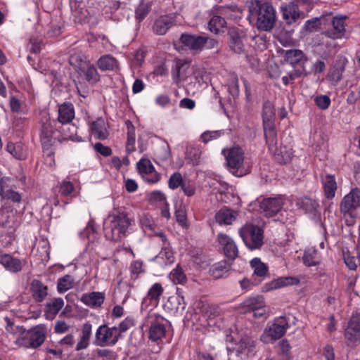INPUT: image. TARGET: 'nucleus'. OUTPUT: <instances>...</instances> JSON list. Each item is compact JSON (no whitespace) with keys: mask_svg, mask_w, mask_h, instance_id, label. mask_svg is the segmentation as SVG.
I'll use <instances>...</instances> for the list:
<instances>
[{"mask_svg":"<svg viewBox=\"0 0 360 360\" xmlns=\"http://www.w3.org/2000/svg\"><path fill=\"white\" fill-rule=\"evenodd\" d=\"M289 328V324L284 316L277 319L274 323L265 330L262 340L265 342H273L281 338Z\"/></svg>","mask_w":360,"mask_h":360,"instance_id":"nucleus-10","label":"nucleus"},{"mask_svg":"<svg viewBox=\"0 0 360 360\" xmlns=\"http://www.w3.org/2000/svg\"><path fill=\"white\" fill-rule=\"evenodd\" d=\"M174 23V17L172 15H161L154 20L152 31L156 35H164Z\"/></svg>","mask_w":360,"mask_h":360,"instance_id":"nucleus-16","label":"nucleus"},{"mask_svg":"<svg viewBox=\"0 0 360 360\" xmlns=\"http://www.w3.org/2000/svg\"><path fill=\"white\" fill-rule=\"evenodd\" d=\"M181 189L184 192V195L188 197H192L195 194L196 188L193 184L190 181H184L182 184Z\"/></svg>","mask_w":360,"mask_h":360,"instance_id":"nucleus-58","label":"nucleus"},{"mask_svg":"<svg viewBox=\"0 0 360 360\" xmlns=\"http://www.w3.org/2000/svg\"><path fill=\"white\" fill-rule=\"evenodd\" d=\"M75 117V108L71 103H64L58 108V120L61 124H68Z\"/></svg>","mask_w":360,"mask_h":360,"instance_id":"nucleus-26","label":"nucleus"},{"mask_svg":"<svg viewBox=\"0 0 360 360\" xmlns=\"http://www.w3.org/2000/svg\"><path fill=\"white\" fill-rule=\"evenodd\" d=\"M6 150L9 153H11L17 159H22L25 157L20 143L15 144L13 143L9 142L6 146Z\"/></svg>","mask_w":360,"mask_h":360,"instance_id":"nucleus-49","label":"nucleus"},{"mask_svg":"<svg viewBox=\"0 0 360 360\" xmlns=\"http://www.w3.org/2000/svg\"><path fill=\"white\" fill-rule=\"evenodd\" d=\"M155 259H162L165 264H172L174 262V257L169 244L164 245L162 246L161 251L155 257Z\"/></svg>","mask_w":360,"mask_h":360,"instance_id":"nucleus-44","label":"nucleus"},{"mask_svg":"<svg viewBox=\"0 0 360 360\" xmlns=\"http://www.w3.org/2000/svg\"><path fill=\"white\" fill-rule=\"evenodd\" d=\"M229 91L233 97H237L239 94L238 79L236 75H233L229 84Z\"/></svg>","mask_w":360,"mask_h":360,"instance_id":"nucleus-55","label":"nucleus"},{"mask_svg":"<svg viewBox=\"0 0 360 360\" xmlns=\"http://www.w3.org/2000/svg\"><path fill=\"white\" fill-rule=\"evenodd\" d=\"M316 105L322 110L328 108L330 104V99L326 95H321L316 97L314 99Z\"/></svg>","mask_w":360,"mask_h":360,"instance_id":"nucleus-56","label":"nucleus"},{"mask_svg":"<svg viewBox=\"0 0 360 360\" xmlns=\"http://www.w3.org/2000/svg\"><path fill=\"white\" fill-rule=\"evenodd\" d=\"M239 214L238 211L224 207L216 212L214 220L220 226L231 225L237 220Z\"/></svg>","mask_w":360,"mask_h":360,"instance_id":"nucleus-17","label":"nucleus"},{"mask_svg":"<svg viewBox=\"0 0 360 360\" xmlns=\"http://www.w3.org/2000/svg\"><path fill=\"white\" fill-rule=\"evenodd\" d=\"M322 185L325 197L328 199H333L338 189L337 183L333 175L328 174L322 179Z\"/></svg>","mask_w":360,"mask_h":360,"instance_id":"nucleus-30","label":"nucleus"},{"mask_svg":"<svg viewBox=\"0 0 360 360\" xmlns=\"http://www.w3.org/2000/svg\"><path fill=\"white\" fill-rule=\"evenodd\" d=\"M97 65L102 71H115L118 69L117 60L112 56H102L97 61Z\"/></svg>","mask_w":360,"mask_h":360,"instance_id":"nucleus-33","label":"nucleus"},{"mask_svg":"<svg viewBox=\"0 0 360 360\" xmlns=\"http://www.w3.org/2000/svg\"><path fill=\"white\" fill-rule=\"evenodd\" d=\"M64 305L62 298H54L46 304L45 315L47 319H53Z\"/></svg>","mask_w":360,"mask_h":360,"instance_id":"nucleus-35","label":"nucleus"},{"mask_svg":"<svg viewBox=\"0 0 360 360\" xmlns=\"http://www.w3.org/2000/svg\"><path fill=\"white\" fill-rule=\"evenodd\" d=\"M74 191V186L72 182L69 181H63L60 186V193L64 195H70Z\"/></svg>","mask_w":360,"mask_h":360,"instance_id":"nucleus-59","label":"nucleus"},{"mask_svg":"<svg viewBox=\"0 0 360 360\" xmlns=\"http://www.w3.org/2000/svg\"><path fill=\"white\" fill-rule=\"evenodd\" d=\"M266 143L270 152L274 151L277 144V135L274 128V124L263 125Z\"/></svg>","mask_w":360,"mask_h":360,"instance_id":"nucleus-36","label":"nucleus"},{"mask_svg":"<svg viewBox=\"0 0 360 360\" xmlns=\"http://www.w3.org/2000/svg\"><path fill=\"white\" fill-rule=\"evenodd\" d=\"M105 294L101 292H91L84 294L81 297V301L86 305L96 308L99 307L103 303Z\"/></svg>","mask_w":360,"mask_h":360,"instance_id":"nucleus-27","label":"nucleus"},{"mask_svg":"<svg viewBox=\"0 0 360 360\" xmlns=\"http://www.w3.org/2000/svg\"><path fill=\"white\" fill-rule=\"evenodd\" d=\"M203 36L184 33L180 38L181 43L188 49L193 51L201 50L203 48Z\"/></svg>","mask_w":360,"mask_h":360,"instance_id":"nucleus-23","label":"nucleus"},{"mask_svg":"<svg viewBox=\"0 0 360 360\" xmlns=\"http://www.w3.org/2000/svg\"><path fill=\"white\" fill-rule=\"evenodd\" d=\"M275 118V112L273 104L269 101H266L263 105L262 119L263 125L274 124Z\"/></svg>","mask_w":360,"mask_h":360,"instance_id":"nucleus-40","label":"nucleus"},{"mask_svg":"<svg viewBox=\"0 0 360 360\" xmlns=\"http://www.w3.org/2000/svg\"><path fill=\"white\" fill-rule=\"evenodd\" d=\"M239 235L250 250L259 249L264 243V231L258 226L245 224L239 229Z\"/></svg>","mask_w":360,"mask_h":360,"instance_id":"nucleus-5","label":"nucleus"},{"mask_svg":"<svg viewBox=\"0 0 360 360\" xmlns=\"http://www.w3.org/2000/svg\"><path fill=\"white\" fill-rule=\"evenodd\" d=\"M255 342L251 338L245 337L241 338L235 344L233 350L236 352L238 356L240 354L249 355L255 352Z\"/></svg>","mask_w":360,"mask_h":360,"instance_id":"nucleus-25","label":"nucleus"},{"mask_svg":"<svg viewBox=\"0 0 360 360\" xmlns=\"http://www.w3.org/2000/svg\"><path fill=\"white\" fill-rule=\"evenodd\" d=\"M91 331L92 325L90 323H85L82 326L81 336L75 347L76 351H80L88 347L91 336Z\"/></svg>","mask_w":360,"mask_h":360,"instance_id":"nucleus-32","label":"nucleus"},{"mask_svg":"<svg viewBox=\"0 0 360 360\" xmlns=\"http://www.w3.org/2000/svg\"><path fill=\"white\" fill-rule=\"evenodd\" d=\"M85 79L90 83L95 84L100 80V75L94 65H89L84 70Z\"/></svg>","mask_w":360,"mask_h":360,"instance_id":"nucleus-48","label":"nucleus"},{"mask_svg":"<svg viewBox=\"0 0 360 360\" xmlns=\"http://www.w3.org/2000/svg\"><path fill=\"white\" fill-rule=\"evenodd\" d=\"M30 291L32 299L36 302H44L48 296V287L41 281L33 279L30 285Z\"/></svg>","mask_w":360,"mask_h":360,"instance_id":"nucleus-20","label":"nucleus"},{"mask_svg":"<svg viewBox=\"0 0 360 360\" xmlns=\"http://www.w3.org/2000/svg\"><path fill=\"white\" fill-rule=\"evenodd\" d=\"M183 177L179 172H174L172 174L168 180V186L169 188L174 190L179 186L181 187L182 184L184 183Z\"/></svg>","mask_w":360,"mask_h":360,"instance_id":"nucleus-50","label":"nucleus"},{"mask_svg":"<svg viewBox=\"0 0 360 360\" xmlns=\"http://www.w3.org/2000/svg\"><path fill=\"white\" fill-rule=\"evenodd\" d=\"M165 319L159 314L150 312L146 318L145 325L149 326V339L156 342L165 336Z\"/></svg>","mask_w":360,"mask_h":360,"instance_id":"nucleus-6","label":"nucleus"},{"mask_svg":"<svg viewBox=\"0 0 360 360\" xmlns=\"http://www.w3.org/2000/svg\"><path fill=\"white\" fill-rule=\"evenodd\" d=\"M297 207L302 210L305 213L315 216L319 212V203L309 198L304 197L299 198L296 202Z\"/></svg>","mask_w":360,"mask_h":360,"instance_id":"nucleus-29","label":"nucleus"},{"mask_svg":"<svg viewBox=\"0 0 360 360\" xmlns=\"http://www.w3.org/2000/svg\"><path fill=\"white\" fill-rule=\"evenodd\" d=\"M184 63L179 60L176 63L175 65L172 69V76L174 82H178L180 79L181 69L184 66Z\"/></svg>","mask_w":360,"mask_h":360,"instance_id":"nucleus-61","label":"nucleus"},{"mask_svg":"<svg viewBox=\"0 0 360 360\" xmlns=\"http://www.w3.org/2000/svg\"><path fill=\"white\" fill-rule=\"evenodd\" d=\"M219 13L224 19L235 20L240 18V11L237 6H228L219 10Z\"/></svg>","mask_w":360,"mask_h":360,"instance_id":"nucleus-42","label":"nucleus"},{"mask_svg":"<svg viewBox=\"0 0 360 360\" xmlns=\"http://www.w3.org/2000/svg\"><path fill=\"white\" fill-rule=\"evenodd\" d=\"M129 270L131 278L136 280L139 274L143 272V262L139 260L132 262L129 266Z\"/></svg>","mask_w":360,"mask_h":360,"instance_id":"nucleus-54","label":"nucleus"},{"mask_svg":"<svg viewBox=\"0 0 360 360\" xmlns=\"http://www.w3.org/2000/svg\"><path fill=\"white\" fill-rule=\"evenodd\" d=\"M217 241L222 247L226 257L233 260L238 255V250L235 241L226 233H219L217 235Z\"/></svg>","mask_w":360,"mask_h":360,"instance_id":"nucleus-13","label":"nucleus"},{"mask_svg":"<svg viewBox=\"0 0 360 360\" xmlns=\"http://www.w3.org/2000/svg\"><path fill=\"white\" fill-rule=\"evenodd\" d=\"M345 263L350 270H355L358 264H360V254L358 257L347 255L345 257Z\"/></svg>","mask_w":360,"mask_h":360,"instance_id":"nucleus-57","label":"nucleus"},{"mask_svg":"<svg viewBox=\"0 0 360 360\" xmlns=\"http://www.w3.org/2000/svg\"><path fill=\"white\" fill-rule=\"evenodd\" d=\"M91 134L95 138L105 140L109 136V132L105 127V123L103 118H98L90 124Z\"/></svg>","mask_w":360,"mask_h":360,"instance_id":"nucleus-28","label":"nucleus"},{"mask_svg":"<svg viewBox=\"0 0 360 360\" xmlns=\"http://www.w3.org/2000/svg\"><path fill=\"white\" fill-rule=\"evenodd\" d=\"M46 328L38 325L30 330L22 332L16 339V343L25 348H37L41 346L46 338Z\"/></svg>","mask_w":360,"mask_h":360,"instance_id":"nucleus-3","label":"nucleus"},{"mask_svg":"<svg viewBox=\"0 0 360 360\" xmlns=\"http://www.w3.org/2000/svg\"><path fill=\"white\" fill-rule=\"evenodd\" d=\"M345 338L352 343L360 342V316H353L345 330Z\"/></svg>","mask_w":360,"mask_h":360,"instance_id":"nucleus-21","label":"nucleus"},{"mask_svg":"<svg viewBox=\"0 0 360 360\" xmlns=\"http://www.w3.org/2000/svg\"><path fill=\"white\" fill-rule=\"evenodd\" d=\"M75 283V278L70 275H65L58 280L57 290L63 293L72 288Z\"/></svg>","mask_w":360,"mask_h":360,"instance_id":"nucleus-43","label":"nucleus"},{"mask_svg":"<svg viewBox=\"0 0 360 360\" xmlns=\"http://www.w3.org/2000/svg\"><path fill=\"white\" fill-rule=\"evenodd\" d=\"M151 10V4L149 2H141L139 4L135 11V18L140 22L150 13Z\"/></svg>","mask_w":360,"mask_h":360,"instance_id":"nucleus-46","label":"nucleus"},{"mask_svg":"<svg viewBox=\"0 0 360 360\" xmlns=\"http://www.w3.org/2000/svg\"><path fill=\"white\" fill-rule=\"evenodd\" d=\"M112 218L110 226L105 229V236L108 240L117 242L124 238L134 220L124 212H117L109 216Z\"/></svg>","mask_w":360,"mask_h":360,"instance_id":"nucleus-2","label":"nucleus"},{"mask_svg":"<svg viewBox=\"0 0 360 360\" xmlns=\"http://www.w3.org/2000/svg\"><path fill=\"white\" fill-rule=\"evenodd\" d=\"M201 151L198 147L190 146L186 148V159L193 165H197L199 163L200 158Z\"/></svg>","mask_w":360,"mask_h":360,"instance_id":"nucleus-45","label":"nucleus"},{"mask_svg":"<svg viewBox=\"0 0 360 360\" xmlns=\"http://www.w3.org/2000/svg\"><path fill=\"white\" fill-rule=\"evenodd\" d=\"M271 153L274 154L275 160L280 164H286L290 162L293 157L292 149L288 146H281L278 150L276 147L274 151Z\"/></svg>","mask_w":360,"mask_h":360,"instance_id":"nucleus-31","label":"nucleus"},{"mask_svg":"<svg viewBox=\"0 0 360 360\" xmlns=\"http://www.w3.org/2000/svg\"><path fill=\"white\" fill-rule=\"evenodd\" d=\"M345 18L342 16H335L331 21L332 27L328 29L323 32V34L332 39H338L344 37L345 30Z\"/></svg>","mask_w":360,"mask_h":360,"instance_id":"nucleus-14","label":"nucleus"},{"mask_svg":"<svg viewBox=\"0 0 360 360\" xmlns=\"http://www.w3.org/2000/svg\"><path fill=\"white\" fill-rule=\"evenodd\" d=\"M250 266L254 275L264 278L268 276V266L259 258L255 257L250 261Z\"/></svg>","mask_w":360,"mask_h":360,"instance_id":"nucleus-37","label":"nucleus"},{"mask_svg":"<svg viewBox=\"0 0 360 360\" xmlns=\"http://www.w3.org/2000/svg\"><path fill=\"white\" fill-rule=\"evenodd\" d=\"M231 266L226 261H221L212 266L211 271L212 275L216 278L226 276L230 271Z\"/></svg>","mask_w":360,"mask_h":360,"instance_id":"nucleus-41","label":"nucleus"},{"mask_svg":"<svg viewBox=\"0 0 360 360\" xmlns=\"http://www.w3.org/2000/svg\"><path fill=\"white\" fill-rule=\"evenodd\" d=\"M128 131H127V139L126 142V151L127 154H130L136 150L135 141H136V133L135 129L132 123L130 121L126 122Z\"/></svg>","mask_w":360,"mask_h":360,"instance_id":"nucleus-39","label":"nucleus"},{"mask_svg":"<svg viewBox=\"0 0 360 360\" xmlns=\"http://www.w3.org/2000/svg\"><path fill=\"white\" fill-rule=\"evenodd\" d=\"M95 337L96 344L99 346L114 345L120 338L117 326L109 328L105 324L98 328Z\"/></svg>","mask_w":360,"mask_h":360,"instance_id":"nucleus-9","label":"nucleus"},{"mask_svg":"<svg viewBox=\"0 0 360 360\" xmlns=\"http://www.w3.org/2000/svg\"><path fill=\"white\" fill-rule=\"evenodd\" d=\"M250 15L255 18L259 30L269 31L271 30L276 21V11L272 5L261 0H250L248 2Z\"/></svg>","mask_w":360,"mask_h":360,"instance_id":"nucleus-1","label":"nucleus"},{"mask_svg":"<svg viewBox=\"0 0 360 360\" xmlns=\"http://www.w3.org/2000/svg\"><path fill=\"white\" fill-rule=\"evenodd\" d=\"M70 328V326L66 323L65 321L59 320L55 323L54 330L56 333H64L67 332Z\"/></svg>","mask_w":360,"mask_h":360,"instance_id":"nucleus-63","label":"nucleus"},{"mask_svg":"<svg viewBox=\"0 0 360 360\" xmlns=\"http://www.w3.org/2000/svg\"><path fill=\"white\" fill-rule=\"evenodd\" d=\"M162 292L163 288L161 284L156 283L148 290L146 298L149 299L150 301L158 303Z\"/></svg>","mask_w":360,"mask_h":360,"instance_id":"nucleus-47","label":"nucleus"},{"mask_svg":"<svg viewBox=\"0 0 360 360\" xmlns=\"http://www.w3.org/2000/svg\"><path fill=\"white\" fill-rule=\"evenodd\" d=\"M225 156L226 165L229 170L237 176H243L249 173V170L243 167L244 162V152L241 148L234 146L222 150Z\"/></svg>","mask_w":360,"mask_h":360,"instance_id":"nucleus-4","label":"nucleus"},{"mask_svg":"<svg viewBox=\"0 0 360 360\" xmlns=\"http://www.w3.org/2000/svg\"><path fill=\"white\" fill-rule=\"evenodd\" d=\"M94 148L96 152L99 153L104 157H108L112 154V149L108 146H104L100 142L96 143Z\"/></svg>","mask_w":360,"mask_h":360,"instance_id":"nucleus-60","label":"nucleus"},{"mask_svg":"<svg viewBox=\"0 0 360 360\" xmlns=\"http://www.w3.org/2000/svg\"><path fill=\"white\" fill-rule=\"evenodd\" d=\"M229 37V46L236 53L240 54L245 51V46L243 42V32L235 27L231 28L228 32Z\"/></svg>","mask_w":360,"mask_h":360,"instance_id":"nucleus-22","label":"nucleus"},{"mask_svg":"<svg viewBox=\"0 0 360 360\" xmlns=\"http://www.w3.org/2000/svg\"><path fill=\"white\" fill-rule=\"evenodd\" d=\"M41 141L44 150H49L53 143V134L56 130L57 121L51 120L47 112L41 115Z\"/></svg>","mask_w":360,"mask_h":360,"instance_id":"nucleus-7","label":"nucleus"},{"mask_svg":"<svg viewBox=\"0 0 360 360\" xmlns=\"http://www.w3.org/2000/svg\"><path fill=\"white\" fill-rule=\"evenodd\" d=\"M304 4L303 0H294L281 6L283 19L288 25L299 24L305 18L304 13L299 8Z\"/></svg>","mask_w":360,"mask_h":360,"instance_id":"nucleus-8","label":"nucleus"},{"mask_svg":"<svg viewBox=\"0 0 360 360\" xmlns=\"http://www.w3.org/2000/svg\"><path fill=\"white\" fill-rule=\"evenodd\" d=\"M264 307V302L262 296L249 297L242 303L245 312L261 310Z\"/></svg>","mask_w":360,"mask_h":360,"instance_id":"nucleus-34","label":"nucleus"},{"mask_svg":"<svg viewBox=\"0 0 360 360\" xmlns=\"http://www.w3.org/2000/svg\"><path fill=\"white\" fill-rule=\"evenodd\" d=\"M223 134L224 131L221 130L206 131L201 134L200 139L202 142H203L204 143H207L209 141L219 139Z\"/></svg>","mask_w":360,"mask_h":360,"instance_id":"nucleus-52","label":"nucleus"},{"mask_svg":"<svg viewBox=\"0 0 360 360\" xmlns=\"http://www.w3.org/2000/svg\"><path fill=\"white\" fill-rule=\"evenodd\" d=\"M165 309L169 313L176 314L179 311L184 310L186 303L181 295L180 288H176V295L170 296L164 305Z\"/></svg>","mask_w":360,"mask_h":360,"instance_id":"nucleus-19","label":"nucleus"},{"mask_svg":"<svg viewBox=\"0 0 360 360\" xmlns=\"http://www.w3.org/2000/svg\"><path fill=\"white\" fill-rule=\"evenodd\" d=\"M136 166L141 173L150 174L154 171V167L148 159H141Z\"/></svg>","mask_w":360,"mask_h":360,"instance_id":"nucleus-51","label":"nucleus"},{"mask_svg":"<svg viewBox=\"0 0 360 360\" xmlns=\"http://www.w3.org/2000/svg\"><path fill=\"white\" fill-rule=\"evenodd\" d=\"M0 264L9 272L16 274L21 271L26 264L25 259L13 257L10 254L0 255Z\"/></svg>","mask_w":360,"mask_h":360,"instance_id":"nucleus-15","label":"nucleus"},{"mask_svg":"<svg viewBox=\"0 0 360 360\" xmlns=\"http://www.w3.org/2000/svg\"><path fill=\"white\" fill-rule=\"evenodd\" d=\"M171 279L175 283L183 284L186 281V276L183 270L177 266L170 274Z\"/></svg>","mask_w":360,"mask_h":360,"instance_id":"nucleus-53","label":"nucleus"},{"mask_svg":"<svg viewBox=\"0 0 360 360\" xmlns=\"http://www.w3.org/2000/svg\"><path fill=\"white\" fill-rule=\"evenodd\" d=\"M226 25V20L221 15H213L208 22L209 30L215 34L223 31Z\"/></svg>","mask_w":360,"mask_h":360,"instance_id":"nucleus-38","label":"nucleus"},{"mask_svg":"<svg viewBox=\"0 0 360 360\" xmlns=\"http://www.w3.org/2000/svg\"><path fill=\"white\" fill-rule=\"evenodd\" d=\"M285 60L290 64L294 68H305L304 65L307 62L305 54L299 49H290L285 51Z\"/></svg>","mask_w":360,"mask_h":360,"instance_id":"nucleus-18","label":"nucleus"},{"mask_svg":"<svg viewBox=\"0 0 360 360\" xmlns=\"http://www.w3.org/2000/svg\"><path fill=\"white\" fill-rule=\"evenodd\" d=\"M131 326H133V321L131 319H126L122 321L119 326L117 327V332L119 333V338L121 336V334L127 330H129Z\"/></svg>","mask_w":360,"mask_h":360,"instance_id":"nucleus-62","label":"nucleus"},{"mask_svg":"<svg viewBox=\"0 0 360 360\" xmlns=\"http://www.w3.org/2000/svg\"><path fill=\"white\" fill-rule=\"evenodd\" d=\"M299 283V279L295 277H280L266 283L262 291L268 292L288 285H297Z\"/></svg>","mask_w":360,"mask_h":360,"instance_id":"nucleus-24","label":"nucleus"},{"mask_svg":"<svg viewBox=\"0 0 360 360\" xmlns=\"http://www.w3.org/2000/svg\"><path fill=\"white\" fill-rule=\"evenodd\" d=\"M359 207H360V189L354 188L342 199L340 210L341 213L346 214Z\"/></svg>","mask_w":360,"mask_h":360,"instance_id":"nucleus-12","label":"nucleus"},{"mask_svg":"<svg viewBox=\"0 0 360 360\" xmlns=\"http://www.w3.org/2000/svg\"><path fill=\"white\" fill-rule=\"evenodd\" d=\"M4 196L5 198L8 200H11L13 202H18L21 200L20 195L13 190H8L4 193Z\"/></svg>","mask_w":360,"mask_h":360,"instance_id":"nucleus-64","label":"nucleus"},{"mask_svg":"<svg viewBox=\"0 0 360 360\" xmlns=\"http://www.w3.org/2000/svg\"><path fill=\"white\" fill-rule=\"evenodd\" d=\"M284 205L281 196L264 198L259 203V209L264 216L271 217L278 213Z\"/></svg>","mask_w":360,"mask_h":360,"instance_id":"nucleus-11","label":"nucleus"}]
</instances>
